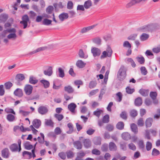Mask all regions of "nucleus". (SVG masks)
<instances>
[{
	"instance_id": "8",
	"label": "nucleus",
	"mask_w": 160,
	"mask_h": 160,
	"mask_svg": "<svg viewBox=\"0 0 160 160\" xmlns=\"http://www.w3.org/2000/svg\"><path fill=\"white\" fill-rule=\"evenodd\" d=\"M153 26L152 24L143 26L139 29V30L142 32L149 31L152 30Z\"/></svg>"
},
{
	"instance_id": "16",
	"label": "nucleus",
	"mask_w": 160,
	"mask_h": 160,
	"mask_svg": "<svg viewBox=\"0 0 160 160\" xmlns=\"http://www.w3.org/2000/svg\"><path fill=\"white\" fill-rule=\"evenodd\" d=\"M109 150L112 151H115L117 149V147L115 144L112 142H110L109 144Z\"/></svg>"
},
{
	"instance_id": "54",
	"label": "nucleus",
	"mask_w": 160,
	"mask_h": 160,
	"mask_svg": "<svg viewBox=\"0 0 160 160\" xmlns=\"http://www.w3.org/2000/svg\"><path fill=\"white\" fill-rule=\"evenodd\" d=\"M152 143L149 141L147 142L146 144V148L147 151H150L152 148Z\"/></svg>"
},
{
	"instance_id": "62",
	"label": "nucleus",
	"mask_w": 160,
	"mask_h": 160,
	"mask_svg": "<svg viewBox=\"0 0 160 160\" xmlns=\"http://www.w3.org/2000/svg\"><path fill=\"white\" fill-rule=\"evenodd\" d=\"M137 36V35L136 34L131 35L128 37V39L129 40H134L135 39Z\"/></svg>"
},
{
	"instance_id": "23",
	"label": "nucleus",
	"mask_w": 160,
	"mask_h": 160,
	"mask_svg": "<svg viewBox=\"0 0 160 160\" xmlns=\"http://www.w3.org/2000/svg\"><path fill=\"white\" fill-rule=\"evenodd\" d=\"M139 92L142 96L146 97L148 94L149 90L142 89L139 90Z\"/></svg>"
},
{
	"instance_id": "22",
	"label": "nucleus",
	"mask_w": 160,
	"mask_h": 160,
	"mask_svg": "<svg viewBox=\"0 0 160 160\" xmlns=\"http://www.w3.org/2000/svg\"><path fill=\"white\" fill-rule=\"evenodd\" d=\"M131 128L132 131L135 134H137L138 132V128L137 126L134 123H132L131 125Z\"/></svg>"
},
{
	"instance_id": "37",
	"label": "nucleus",
	"mask_w": 160,
	"mask_h": 160,
	"mask_svg": "<svg viewBox=\"0 0 160 160\" xmlns=\"http://www.w3.org/2000/svg\"><path fill=\"white\" fill-rule=\"evenodd\" d=\"M124 124L123 122H118L116 125L117 128L119 130H122L123 129Z\"/></svg>"
},
{
	"instance_id": "12",
	"label": "nucleus",
	"mask_w": 160,
	"mask_h": 160,
	"mask_svg": "<svg viewBox=\"0 0 160 160\" xmlns=\"http://www.w3.org/2000/svg\"><path fill=\"white\" fill-rule=\"evenodd\" d=\"M74 147L78 149H81L82 148V145L79 141H77L73 142Z\"/></svg>"
},
{
	"instance_id": "35",
	"label": "nucleus",
	"mask_w": 160,
	"mask_h": 160,
	"mask_svg": "<svg viewBox=\"0 0 160 160\" xmlns=\"http://www.w3.org/2000/svg\"><path fill=\"white\" fill-rule=\"evenodd\" d=\"M142 103V101L141 98L139 97L136 98L135 101V104L136 106H140Z\"/></svg>"
},
{
	"instance_id": "38",
	"label": "nucleus",
	"mask_w": 160,
	"mask_h": 160,
	"mask_svg": "<svg viewBox=\"0 0 160 160\" xmlns=\"http://www.w3.org/2000/svg\"><path fill=\"white\" fill-rule=\"evenodd\" d=\"M126 92L129 94H132L135 91L134 88H131L129 86L127 87L126 88Z\"/></svg>"
},
{
	"instance_id": "27",
	"label": "nucleus",
	"mask_w": 160,
	"mask_h": 160,
	"mask_svg": "<svg viewBox=\"0 0 160 160\" xmlns=\"http://www.w3.org/2000/svg\"><path fill=\"white\" fill-rule=\"evenodd\" d=\"M8 18V15L6 14H2L0 16V20L3 22H5Z\"/></svg>"
},
{
	"instance_id": "10",
	"label": "nucleus",
	"mask_w": 160,
	"mask_h": 160,
	"mask_svg": "<svg viewBox=\"0 0 160 160\" xmlns=\"http://www.w3.org/2000/svg\"><path fill=\"white\" fill-rule=\"evenodd\" d=\"M53 73L52 68L51 67L49 66L48 68L43 71V73L46 76H50Z\"/></svg>"
},
{
	"instance_id": "28",
	"label": "nucleus",
	"mask_w": 160,
	"mask_h": 160,
	"mask_svg": "<svg viewBox=\"0 0 160 160\" xmlns=\"http://www.w3.org/2000/svg\"><path fill=\"white\" fill-rule=\"evenodd\" d=\"M38 82V80L37 79L35 78L32 76L30 77L29 79V82L32 84H35L37 83Z\"/></svg>"
},
{
	"instance_id": "48",
	"label": "nucleus",
	"mask_w": 160,
	"mask_h": 160,
	"mask_svg": "<svg viewBox=\"0 0 160 160\" xmlns=\"http://www.w3.org/2000/svg\"><path fill=\"white\" fill-rule=\"evenodd\" d=\"M68 126L69 128V131L67 132V133L70 134L73 131V125L71 123H69L68 124Z\"/></svg>"
},
{
	"instance_id": "49",
	"label": "nucleus",
	"mask_w": 160,
	"mask_h": 160,
	"mask_svg": "<svg viewBox=\"0 0 160 160\" xmlns=\"http://www.w3.org/2000/svg\"><path fill=\"white\" fill-rule=\"evenodd\" d=\"M102 112V110H101L99 109L98 108L97 109V110L94 112L93 114L98 118H99L100 115Z\"/></svg>"
},
{
	"instance_id": "61",
	"label": "nucleus",
	"mask_w": 160,
	"mask_h": 160,
	"mask_svg": "<svg viewBox=\"0 0 160 160\" xmlns=\"http://www.w3.org/2000/svg\"><path fill=\"white\" fill-rule=\"evenodd\" d=\"M123 46L124 47L131 48V45L128 41H125L123 43Z\"/></svg>"
},
{
	"instance_id": "15",
	"label": "nucleus",
	"mask_w": 160,
	"mask_h": 160,
	"mask_svg": "<svg viewBox=\"0 0 160 160\" xmlns=\"http://www.w3.org/2000/svg\"><path fill=\"white\" fill-rule=\"evenodd\" d=\"M22 156L26 159H30L32 157V153L27 151H24L22 152Z\"/></svg>"
},
{
	"instance_id": "24",
	"label": "nucleus",
	"mask_w": 160,
	"mask_h": 160,
	"mask_svg": "<svg viewBox=\"0 0 160 160\" xmlns=\"http://www.w3.org/2000/svg\"><path fill=\"white\" fill-rule=\"evenodd\" d=\"M64 90L69 93H72L74 92L73 89L71 86L69 85L65 87H64Z\"/></svg>"
},
{
	"instance_id": "34",
	"label": "nucleus",
	"mask_w": 160,
	"mask_h": 160,
	"mask_svg": "<svg viewBox=\"0 0 160 160\" xmlns=\"http://www.w3.org/2000/svg\"><path fill=\"white\" fill-rule=\"evenodd\" d=\"M15 119V116L11 114H8L7 115V119L10 122L13 121Z\"/></svg>"
},
{
	"instance_id": "52",
	"label": "nucleus",
	"mask_w": 160,
	"mask_h": 160,
	"mask_svg": "<svg viewBox=\"0 0 160 160\" xmlns=\"http://www.w3.org/2000/svg\"><path fill=\"white\" fill-rule=\"evenodd\" d=\"M138 144L139 147L141 149H143L145 147V145L143 140H140L138 141Z\"/></svg>"
},
{
	"instance_id": "59",
	"label": "nucleus",
	"mask_w": 160,
	"mask_h": 160,
	"mask_svg": "<svg viewBox=\"0 0 160 160\" xmlns=\"http://www.w3.org/2000/svg\"><path fill=\"white\" fill-rule=\"evenodd\" d=\"M128 147L129 149L133 151H135L136 149V147L133 143H131L128 145Z\"/></svg>"
},
{
	"instance_id": "21",
	"label": "nucleus",
	"mask_w": 160,
	"mask_h": 160,
	"mask_svg": "<svg viewBox=\"0 0 160 160\" xmlns=\"http://www.w3.org/2000/svg\"><path fill=\"white\" fill-rule=\"evenodd\" d=\"M93 42L98 45H100L101 44V39L100 37H97L92 39Z\"/></svg>"
},
{
	"instance_id": "57",
	"label": "nucleus",
	"mask_w": 160,
	"mask_h": 160,
	"mask_svg": "<svg viewBox=\"0 0 160 160\" xmlns=\"http://www.w3.org/2000/svg\"><path fill=\"white\" fill-rule=\"evenodd\" d=\"M160 154L159 151L156 149L154 148L153 149L152 154L153 156H157Z\"/></svg>"
},
{
	"instance_id": "11",
	"label": "nucleus",
	"mask_w": 160,
	"mask_h": 160,
	"mask_svg": "<svg viewBox=\"0 0 160 160\" xmlns=\"http://www.w3.org/2000/svg\"><path fill=\"white\" fill-rule=\"evenodd\" d=\"M14 94L18 97L20 98L22 96L23 93L22 89L17 88L14 92Z\"/></svg>"
},
{
	"instance_id": "36",
	"label": "nucleus",
	"mask_w": 160,
	"mask_h": 160,
	"mask_svg": "<svg viewBox=\"0 0 160 160\" xmlns=\"http://www.w3.org/2000/svg\"><path fill=\"white\" fill-rule=\"evenodd\" d=\"M45 124L47 126H50L51 127L53 126V122L51 119H45Z\"/></svg>"
},
{
	"instance_id": "1",
	"label": "nucleus",
	"mask_w": 160,
	"mask_h": 160,
	"mask_svg": "<svg viewBox=\"0 0 160 160\" xmlns=\"http://www.w3.org/2000/svg\"><path fill=\"white\" fill-rule=\"evenodd\" d=\"M126 70L124 66L121 67L117 74V77L120 80L124 79L126 76Z\"/></svg>"
},
{
	"instance_id": "45",
	"label": "nucleus",
	"mask_w": 160,
	"mask_h": 160,
	"mask_svg": "<svg viewBox=\"0 0 160 160\" xmlns=\"http://www.w3.org/2000/svg\"><path fill=\"white\" fill-rule=\"evenodd\" d=\"M73 4L72 1H69L68 2L67 5V8L68 9L71 10L73 8Z\"/></svg>"
},
{
	"instance_id": "7",
	"label": "nucleus",
	"mask_w": 160,
	"mask_h": 160,
	"mask_svg": "<svg viewBox=\"0 0 160 160\" xmlns=\"http://www.w3.org/2000/svg\"><path fill=\"white\" fill-rule=\"evenodd\" d=\"M38 110V113L42 115L46 114L48 111V108L46 107L43 106L39 107Z\"/></svg>"
},
{
	"instance_id": "3",
	"label": "nucleus",
	"mask_w": 160,
	"mask_h": 160,
	"mask_svg": "<svg viewBox=\"0 0 160 160\" xmlns=\"http://www.w3.org/2000/svg\"><path fill=\"white\" fill-rule=\"evenodd\" d=\"M32 89L33 87L30 85L27 84L24 87V91L27 95H30L32 92Z\"/></svg>"
},
{
	"instance_id": "50",
	"label": "nucleus",
	"mask_w": 160,
	"mask_h": 160,
	"mask_svg": "<svg viewBox=\"0 0 160 160\" xmlns=\"http://www.w3.org/2000/svg\"><path fill=\"white\" fill-rule=\"evenodd\" d=\"M157 96V93L155 92H151L150 93V96L152 99L153 100H154L156 99Z\"/></svg>"
},
{
	"instance_id": "4",
	"label": "nucleus",
	"mask_w": 160,
	"mask_h": 160,
	"mask_svg": "<svg viewBox=\"0 0 160 160\" xmlns=\"http://www.w3.org/2000/svg\"><path fill=\"white\" fill-rule=\"evenodd\" d=\"M147 0H132L126 4V7L127 8H128L136 4L139 3L142 1L145 2Z\"/></svg>"
},
{
	"instance_id": "14",
	"label": "nucleus",
	"mask_w": 160,
	"mask_h": 160,
	"mask_svg": "<svg viewBox=\"0 0 160 160\" xmlns=\"http://www.w3.org/2000/svg\"><path fill=\"white\" fill-rule=\"evenodd\" d=\"M33 125L36 128H38L41 125V122L39 119H34L32 122Z\"/></svg>"
},
{
	"instance_id": "13",
	"label": "nucleus",
	"mask_w": 160,
	"mask_h": 160,
	"mask_svg": "<svg viewBox=\"0 0 160 160\" xmlns=\"http://www.w3.org/2000/svg\"><path fill=\"white\" fill-rule=\"evenodd\" d=\"M76 107V105L73 103H71L68 106V109L70 112L72 113L75 112V110Z\"/></svg>"
},
{
	"instance_id": "6",
	"label": "nucleus",
	"mask_w": 160,
	"mask_h": 160,
	"mask_svg": "<svg viewBox=\"0 0 160 160\" xmlns=\"http://www.w3.org/2000/svg\"><path fill=\"white\" fill-rule=\"evenodd\" d=\"M97 25H93L91 26L84 27L81 30L80 32L82 33H86L91 30L93 29Z\"/></svg>"
},
{
	"instance_id": "51",
	"label": "nucleus",
	"mask_w": 160,
	"mask_h": 160,
	"mask_svg": "<svg viewBox=\"0 0 160 160\" xmlns=\"http://www.w3.org/2000/svg\"><path fill=\"white\" fill-rule=\"evenodd\" d=\"M96 85L97 82L96 81H91L89 83V87L91 89L92 88H94Z\"/></svg>"
},
{
	"instance_id": "55",
	"label": "nucleus",
	"mask_w": 160,
	"mask_h": 160,
	"mask_svg": "<svg viewBox=\"0 0 160 160\" xmlns=\"http://www.w3.org/2000/svg\"><path fill=\"white\" fill-rule=\"evenodd\" d=\"M92 153L93 154L96 155H99L101 154L100 151L97 149H94L92 151Z\"/></svg>"
},
{
	"instance_id": "39",
	"label": "nucleus",
	"mask_w": 160,
	"mask_h": 160,
	"mask_svg": "<svg viewBox=\"0 0 160 160\" xmlns=\"http://www.w3.org/2000/svg\"><path fill=\"white\" fill-rule=\"evenodd\" d=\"M136 59L140 64H142L144 63L145 60L143 57H137Z\"/></svg>"
},
{
	"instance_id": "20",
	"label": "nucleus",
	"mask_w": 160,
	"mask_h": 160,
	"mask_svg": "<svg viewBox=\"0 0 160 160\" xmlns=\"http://www.w3.org/2000/svg\"><path fill=\"white\" fill-rule=\"evenodd\" d=\"M10 149L12 152H17L18 149V146L16 143L12 144L10 146Z\"/></svg>"
},
{
	"instance_id": "60",
	"label": "nucleus",
	"mask_w": 160,
	"mask_h": 160,
	"mask_svg": "<svg viewBox=\"0 0 160 160\" xmlns=\"http://www.w3.org/2000/svg\"><path fill=\"white\" fill-rule=\"evenodd\" d=\"M107 52L108 53V57H110L111 56L112 51V50L110 47H108L106 50Z\"/></svg>"
},
{
	"instance_id": "33",
	"label": "nucleus",
	"mask_w": 160,
	"mask_h": 160,
	"mask_svg": "<svg viewBox=\"0 0 160 160\" xmlns=\"http://www.w3.org/2000/svg\"><path fill=\"white\" fill-rule=\"evenodd\" d=\"M93 142L96 145H100L101 144V138L99 137L95 138L93 140Z\"/></svg>"
},
{
	"instance_id": "44",
	"label": "nucleus",
	"mask_w": 160,
	"mask_h": 160,
	"mask_svg": "<svg viewBox=\"0 0 160 160\" xmlns=\"http://www.w3.org/2000/svg\"><path fill=\"white\" fill-rule=\"evenodd\" d=\"M109 117L108 115L107 114L104 116L102 118V121L104 123H108L109 121Z\"/></svg>"
},
{
	"instance_id": "32",
	"label": "nucleus",
	"mask_w": 160,
	"mask_h": 160,
	"mask_svg": "<svg viewBox=\"0 0 160 160\" xmlns=\"http://www.w3.org/2000/svg\"><path fill=\"white\" fill-rule=\"evenodd\" d=\"M85 64H84V62L81 60H78L76 63L77 66L80 68H83Z\"/></svg>"
},
{
	"instance_id": "26",
	"label": "nucleus",
	"mask_w": 160,
	"mask_h": 160,
	"mask_svg": "<svg viewBox=\"0 0 160 160\" xmlns=\"http://www.w3.org/2000/svg\"><path fill=\"white\" fill-rule=\"evenodd\" d=\"M40 82L43 84L44 88H47L49 87L50 83L47 80L42 79L40 81Z\"/></svg>"
},
{
	"instance_id": "18",
	"label": "nucleus",
	"mask_w": 160,
	"mask_h": 160,
	"mask_svg": "<svg viewBox=\"0 0 160 160\" xmlns=\"http://www.w3.org/2000/svg\"><path fill=\"white\" fill-rule=\"evenodd\" d=\"M153 119L151 118H148L145 122V125L147 128L150 127L152 125Z\"/></svg>"
},
{
	"instance_id": "53",
	"label": "nucleus",
	"mask_w": 160,
	"mask_h": 160,
	"mask_svg": "<svg viewBox=\"0 0 160 160\" xmlns=\"http://www.w3.org/2000/svg\"><path fill=\"white\" fill-rule=\"evenodd\" d=\"M53 9V6H49L46 8V12L48 14H51L52 13Z\"/></svg>"
},
{
	"instance_id": "9",
	"label": "nucleus",
	"mask_w": 160,
	"mask_h": 160,
	"mask_svg": "<svg viewBox=\"0 0 160 160\" xmlns=\"http://www.w3.org/2000/svg\"><path fill=\"white\" fill-rule=\"evenodd\" d=\"M2 157L5 158H8L9 157V150L7 148L3 149L1 152Z\"/></svg>"
},
{
	"instance_id": "19",
	"label": "nucleus",
	"mask_w": 160,
	"mask_h": 160,
	"mask_svg": "<svg viewBox=\"0 0 160 160\" xmlns=\"http://www.w3.org/2000/svg\"><path fill=\"white\" fill-rule=\"evenodd\" d=\"M122 137L123 139L126 140H128L131 138L130 135L127 132H125L122 133Z\"/></svg>"
},
{
	"instance_id": "40",
	"label": "nucleus",
	"mask_w": 160,
	"mask_h": 160,
	"mask_svg": "<svg viewBox=\"0 0 160 160\" xmlns=\"http://www.w3.org/2000/svg\"><path fill=\"white\" fill-rule=\"evenodd\" d=\"M116 95L117 97V101L118 102H120L122 98V95L121 92H118L116 93Z\"/></svg>"
},
{
	"instance_id": "17",
	"label": "nucleus",
	"mask_w": 160,
	"mask_h": 160,
	"mask_svg": "<svg viewBox=\"0 0 160 160\" xmlns=\"http://www.w3.org/2000/svg\"><path fill=\"white\" fill-rule=\"evenodd\" d=\"M83 143L84 146L86 148H88L91 146V142L89 139H84Z\"/></svg>"
},
{
	"instance_id": "43",
	"label": "nucleus",
	"mask_w": 160,
	"mask_h": 160,
	"mask_svg": "<svg viewBox=\"0 0 160 160\" xmlns=\"http://www.w3.org/2000/svg\"><path fill=\"white\" fill-rule=\"evenodd\" d=\"M12 85V83L10 82H8L4 84L5 87L6 89H10Z\"/></svg>"
},
{
	"instance_id": "47",
	"label": "nucleus",
	"mask_w": 160,
	"mask_h": 160,
	"mask_svg": "<svg viewBox=\"0 0 160 160\" xmlns=\"http://www.w3.org/2000/svg\"><path fill=\"white\" fill-rule=\"evenodd\" d=\"M148 38V35L143 33L141 36L140 39L142 41H144L146 40Z\"/></svg>"
},
{
	"instance_id": "63",
	"label": "nucleus",
	"mask_w": 160,
	"mask_h": 160,
	"mask_svg": "<svg viewBox=\"0 0 160 160\" xmlns=\"http://www.w3.org/2000/svg\"><path fill=\"white\" fill-rule=\"evenodd\" d=\"M25 148L26 149L29 150L33 148V146L31 144H29L28 143H26L24 145Z\"/></svg>"
},
{
	"instance_id": "29",
	"label": "nucleus",
	"mask_w": 160,
	"mask_h": 160,
	"mask_svg": "<svg viewBox=\"0 0 160 160\" xmlns=\"http://www.w3.org/2000/svg\"><path fill=\"white\" fill-rule=\"evenodd\" d=\"M92 5V2L91 0H88L85 2L84 6L85 8H89Z\"/></svg>"
},
{
	"instance_id": "5",
	"label": "nucleus",
	"mask_w": 160,
	"mask_h": 160,
	"mask_svg": "<svg viewBox=\"0 0 160 160\" xmlns=\"http://www.w3.org/2000/svg\"><path fill=\"white\" fill-rule=\"evenodd\" d=\"M91 51L94 57L99 56L101 53L100 50L95 47L92 48Z\"/></svg>"
},
{
	"instance_id": "58",
	"label": "nucleus",
	"mask_w": 160,
	"mask_h": 160,
	"mask_svg": "<svg viewBox=\"0 0 160 160\" xmlns=\"http://www.w3.org/2000/svg\"><path fill=\"white\" fill-rule=\"evenodd\" d=\"M4 111L7 113H12L14 114H15V112L13 109L12 108H7L5 109Z\"/></svg>"
},
{
	"instance_id": "30",
	"label": "nucleus",
	"mask_w": 160,
	"mask_h": 160,
	"mask_svg": "<svg viewBox=\"0 0 160 160\" xmlns=\"http://www.w3.org/2000/svg\"><path fill=\"white\" fill-rule=\"evenodd\" d=\"M69 17L68 14L66 13H62L61 14V21H63L68 19Z\"/></svg>"
},
{
	"instance_id": "2",
	"label": "nucleus",
	"mask_w": 160,
	"mask_h": 160,
	"mask_svg": "<svg viewBox=\"0 0 160 160\" xmlns=\"http://www.w3.org/2000/svg\"><path fill=\"white\" fill-rule=\"evenodd\" d=\"M29 21V18L27 15L25 14L22 16V21H21L20 23L23 26V28H26L28 26V22Z\"/></svg>"
},
{
	"instance_id": "56",
	"label": "nucleus",
	"mask_w": 160,
	"mask_h": 160,
	"mask_svg": "<svg viewBox=\"0 0 160 160\" xmlns=\"http://www.w3.org/2000/svg\"><path fill=\"white\" fill-rule=\"evenodd\" d=\"M49 47L48 46H44L39 48L36 50L37 52H39L41 51H44L48 49Z\"/></svg>"
},
{
	"instance_id": "31",
	"label": "nucleus",
	"mask_w": 160,
	"mask_h": 160,
	"mask_svg": "<svg viewBox=\"0 0 160 160\" xmlns=\"http://www.w3.org/2000/svg\"><path fill=\"white\" fill-rule=\"evenodd\" d=\"M78 55L79 57L81 58H86L88 57V55L87 54H85L82 50V49L79 50Z\"/></svg>"
},
{
	"instance_id": "42",
	"label": "nucleus",
	"mask_w": 160,
	"mask_h": 160,
	"mask_svg": "<svg viewBox=\"0 0 160 160\" xmlns=\"http://www.w3.org/2000/svg\"><path fill=\"white\" fill-rule=\"evenodd\" d=\"M109 132L112 131L114 129V127L112 125L108 124L105 128Z\"/></svg>"
},
{
	"instance_id": "25",
	"label": "nucleus",
	"mask_w": 160,
	"mask_h": 160,
	"mask_svg": "<svg viewBox=\"0 0 160 160\" xmlns=\"http://www.w3.org/2000/svg\"><path fill=\"white\" fill-rule=\"evenodd\" d=\"M25 78V77L23 74L19 73L17 75L15 79L18 81H22Z\"/></svg>"
},
{
	"instance_id": "46",
	"label": "nucleus",
	"mask_w": 160,
	"mask_h": 160,
	"mask_svg": "<svg viewBox=\"0 0 160 160\" xmlns=\"http://www.w3.org/2000/svg\"><path fill=\"white\" fill-rule=\"evenodd\" d=\"M67 157L68 158H73L74 155L73 152L71 151H68L66 152Z\"/></svg>"
},
{
	"instance_id": "64",
	"label": "nucleus",
	"mask_w": 160,
	"mask_h": 160,
	"mask_svg": "<svg viewBox=\"0 0 160 160\" xmlns=\"http://www.w3.org/2000/svg\"><path fill=\"white\" fill-rule=\"evenodd\" d=\"M152 50L155 53H157L160 52V45L157 47L153 48Z\"/></svg>"
},
{
	"instance_id": "41",
	"label": "nucleus",
	"mask_w": 160,
	"mask_h": 160,
	"mask_svg": "<svg viewBox=\"0 0 160 160\" xmlns=\"http://www.w3.org/2000/svg\"><path fill=\"white\" fill-rule=\"evenodd\" d=\"M52 22V21L51 20L45 18L43 20L42 23L43 25L48 26L51 24Z\"/></svg>"
}]
</instances>
